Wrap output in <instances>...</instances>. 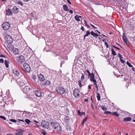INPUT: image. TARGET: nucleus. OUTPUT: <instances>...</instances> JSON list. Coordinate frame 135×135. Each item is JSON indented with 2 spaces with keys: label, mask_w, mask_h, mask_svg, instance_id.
I'll use <instances>...</instances> for the list:
<instances>
[{
  "label": "nucleus",
  "mask_w": 135,
  "mask_h": 135,
  "mask_svg": "<svg viewBox=\"0 0 135 135\" xmlns=\"http://www.w3.org/2000/svg\"><path fill=\"white\" fill-rule=\"evenodd\" d=\"M51 84V82L49 80H47L45 82L44 84V85H50Z\"/></svg>",
  "instance_id": "a878e982"
},
{
  "label": "nucleus",
  "mask_w": 135,
  "mask_h": 135,
  "mask_svg": "<svg viewBox=\"0 0 135 135\" xmlns=\"http://www.w3.org/2000/svg\"><path fill=\"white\" fill-rule=\"evenodd\" d=\"M88 75L89 77L90 78V79L93 78H94V74H93V73L92 74H90V75Z\"/></svg>",
  "instance_id": "72a5a7b5"
},
{
  "label": "nucleus",
  "mask_w": 135,
  "mask_h": 135,
  "mask_svg": "<svg viewBox=\"0 0 135 135\" xmlns=\"http://www.w3.org/2000/svg\"><path fill=\"white\" fill-rule=\"evenodd\" d=\"M112 54L114 56L116 55V54L115 51L112 48L111 49Z\"/></svg>",
  "instance_id": "2f4dec72"
},
{
  "label": "nucleus",
  "mask_w": 135,
  "mask_h": 135,
  "mask_svg": "<svg viewBox=\"0 0 135 135\" xmlns=\"http://www.w3.org/2000/svg\"><path fill=\"white\" fill-rule=\"evenodd\" d=\"M94 85H96V87L97 89V91L98 90V86L97 85V83H96V84H94Z\"/></svg>",
  "instance_id": "09e8293b"
},
{
  "label": "nucleus",
  "mask_w": 135,
  "mask_h": 135,
  "mask_svg": "<svg viewBox=\"0 0 135 135\" xmlns=\"http://www.w3.org/2000/svg\"><path fill=\"white\" fill-rule=\"evenodd\" d=\"M105 45L106 46L107 48H108L109 47V46L107 42H105Z\"/></svg>",
  "instance_id": "37998d69"
},
{
  "label": "nucleus",
  "mask_w": 135,
  "mask_h": 135,
  "mask_svg": "<svg viewBox=\"0 0 135 135\" xmlns=\"http://www.w3.org/2000/svg\"><path fill=\"white\" fill-rule=\"evenodd\" d=\"M69 12L71 14H72L73 13V11L72 10H69Z\"/></svg>",
  "instance_id": "603ef678"
},
{
  "label": "nucleus",
  "mask_w": 135,
  "mask_h": 135,
  "mask_svg": "<svg viewBox=\"0 0 135 135\" xmlns=\"http://www.w3.org/2000/svg\"><path fill=\"white\" fill-rule=\"evenodd\" d=\"M10 121L13 122H17V120H15V119H10Z\"/></svg>",
  "instance_id": "79ce46f5"
},
{
  "label": "nucleus",
  "mask_w": 135,
  "mask_h": 135,
  "mask_svg": "<svg viewBox=\"0 0 135 135\" xmlns=\"http://www.w3.org/2000/svg\"><path fill=\"white\" fill-rule=\"evenodd\" d=\"M113 47L114 48H116L117 49V47H116V46H113Z\"/></svg>",
  "instance_id": "774afa93"
},
{
  "label": "nucleus",
  "mask_w": 135,
  "mask_h": 135,
  "mask_svg": "<svg viewBox=\"0 0 135 135\" xmlns=\"http://www.w3.org/2000/svg\"><path fill=\"white\" fill-rule=\"evenodd\" d=\"M41 126L43 127L48 129L49 127V124L45 120H42L41 123Z\"/></svg>",
  "instance_id": "423d86ee"
},
{
  "label": "nucleus",
  "mask_w": 135,
  "mask_h": 135,
  "mask_svg": "<svg viewBox=\"0 0 135 135\" xmlns=\"http://www.w3.org/2000/svg\"><path fill=\"white\" fill-rule=\"evenodd\" d=\"M88 89H91V86L90 85H89L88 86Z\"/></svg>",
  "instance_id": "e2e57ef3"
},
{
  "label": "nucleus",
  "mask_w": 135,
  "mask_h": 135,
  "mask_svg": "<svg viewBox=\"0 0 135 135\" xmlns=\"http://www.w3.org/2000/svg\"><path fill=\"white\" fill-rule=\"evenodd\" d=\"M38 79L40 81H43L45 80V78L44 76L41 74L38 75Z\"/></svg>",
  "instance_id": "9b49d317"
},
{
  "label": "nucleus",
  "mask_w": 135,
  "mask_h": 135,
  "mask_svg": "<svg viewBox=\"0 0 135 135\" xmlns=\"http://www.w3.org/2000/svg\"><path fill=\"white\" fill-rule=\"evenodd\" d=\"M0 118L4 119L5 120H6V118L4 117L3 116H0Z\"/></svg>",
  "instance_id": "a19ab883"
},
{
  "label": "nucleus",
  "mask_w": 135,
  "mask_h": 135,
  "mask_svg": "<svg viewBox=\"0 0 135 135\" xmlns=\"http://www.w3.org/2000/svg\"><path fill=\"white\" fill-rule=\"evenodd\" d=\"M18 59V62L21 63L25 62V61L24 56L21 55L19 56Z\"/></svg>",
  "instance_id": "6e6552de"
},
{
  "label": "nucleus",
  "mask_w": 135,
  "mask_h": 135,
  "mask_svg": "<svg viewBox=\"0 0 135 135\" xmlns=\"http://www.w3.org/2000/svg\"><path fill=\"white\" fill-rule=\"evenodd\" d=\"M12 51L15 54H18L19 53L18 50L15 48H13L12 49Z\"/></svg>",
  "instance_id": "2eb2a0df"
},
{
  "label": "nucleus",
  "mask_w": 135,
  "mask_h": 135,
  "mask_svg": "<svg viewBox=\"0 0 135 135\" xmlns=\"http://www.w3.org/2000/svg\"><path fill=\"white\" fill-rule=\"evenodd\" d=\"M124 122L131 121L132 120V119L130 117L124 118L123 119Z\"/></svg>",
  "instance_id": "6ab92c4d"
},
{
  "label": "nucleus",
  "mask_w": 135,
  "mask_h": 135,
  "mask_svg": "<svg viewBox=\"0 0 135 135\" xmlns=\"http://www.w3.org/2000/svg\"><path fill=\"white\" fill-rule=\"evenodd\" d=\"M25 122L27 124H29L31 122V121L28 119H27L25 120Z\"/></svg>",
  "instance_id": "4c0bfd02"
},
{
  "label": "nucleus",
  "mask_w": 135,
  "mask_h": 135,
  "mask_svg": "<svg viewBox=\"0 0 135 135\" xmlns=\"http://www.w3.org/2000/svg\"><path fill=\"white\" fill-rule=\"evenodd\" d=\"M84 23L85 24V25L86 26H88V25L87 24L86 22V21L85 20H84Z\"/></svg>",
  "instance_id": "13d9d810"
},
{
  "label": "nucleus",
  "mask_w": 135,
  "mask_h": 135,
  "mask_svg": "<svg viewBox=\"0 0 135 135\" xmlns=\"http://www.w3.org/2000/svg\"><path fill=\"white\" fill-rule=\"evenodd\" d=\"M63 8L64 10L65 11H69L68 7L66 5L64 4L63 5Z\"/></svg>",
  "instance_id": "aec40b11"
},
{
  "label": "nucleus",
  "mask_w": 135,
  "mask_h": 135,
  "mask_svg": "<svg viewBox=\"0 0 135 135\" xmlns=\"http://www.w3.org/2000/svg\"><path fill=\"white\" fill-rule=\"evenodd\" d=\"M78 115H80L81 116H82L84 114H85V113L84 112H82L81 113L79 110H78Z\"/></svg>",
  "instance_id": "5701e85b"
},
{
  "label": "nucleus",
  "mask_w": 135,
  "mask_h": 135,
  "mask_svg": "<svg viewBox=\"0 0 135 135\" xmlns=\"http://www.w3.org/2000/svg\"><path fill=\"white\" fill-rule=\"evenodd\" d=\"M18 8H17L15 6L12 9L13 12V13L16 14L18 12Z\"/></svg>",
  "instance_id": "dca6fc26"
},
{
  "label": "nucleus",
  "mask_w": 135,
  "mask_h": 135,
  "mask_svg": "<svg viewBox=\"0 0 135 135\" xmlns=\"http://www.w3.org/2000/svg\"><path fill=\"white\" fill-rule=\"evenodd\" d=\"M4 62V60L2 59H0V62L1 63H3Z\"/></svg>",
  "instance_id": "c03bdc74"
},
{
  "label": "nucleus",
  "mask_w": 135,
  "mask_h": 135,
  "mask_svg": "<svg viewBox=\"0 0 135 135\" xmlns=\"http://www.w3.org/2000/svg\"><path fill=\"white\" fill-rule=\"evenodd\" d=\"M90 33L92 36H95L96 39H97V37H98L99 36H101V35H99L93 32V31H91V32L90 33V32L88 31H87L86 32V34H85L84 36V40L85 39L86 37L88 36L89 35H90Z\"/></svg>",
  "instance_id": "f03ea898"
},
{
  "label": "nucleus",
  "mask_w": 135,
  "mask_h": 135,
  "mask_svg": "<svg viewBox=\"0 0 135 135\" xmlns=\"http://www.w3.org/2000/svg\"><path fill=\"white\" fill-rule=\"evenodd\" d=\"M30 90V87L28 86H25L23 89V92L27 94Z\"/></svg>",
  "instance_id": "1a4fd4ad"
},
{
  "label": "nucleus",
  "mask_w": 135,
  "mask_h": 135,
  "mask_svg": "<svg viewBox=\"0 0 135 135\" xmlns=\"http://www.w3.org/2000/svg\"><path fill=\"white\" fill-rule=\"evenodd\" d=\"M106 39H104V40L103 39V40H102V41H103V42H106Z\"/></svg>",
  "instance_id": "69168bd1"
},
{
  "label": "nucleus",
  "mask_w": 135,
  "mask_h": 135,
  "mask_svg": "<svg viewBox=\"0 0 135 135\" xmlns=\"http://www.w3.org/2000/svg\"><path fill=\"white\" fill-rule=\"evenodd\" d=\"M80 91L78 89H75L73 91V94L76 98H79L80 97Z\"/></svg>",
  "instance_id": "20e7f679"
},
{
  "label": "nucleus",
  "mask_w": 135,
  "mask_h": 135,
  "mask_svg": "<svg viewBox=\"0 0 135 135\" xmlns=\"http://www.w3.org/2000/svg\"><path fill=\"white\" fill-rule=\"evenodd\" d=\"M88 117H85V118L83 120V122H85L88 119Z\"/></svg>",
  "instance_id": "a18cd8bd"
},
{
  "label": "nucleus",
  "mask_w": 135,
  "mask_h": 135,
  "mask_svg": "<svg viewBox=\"0 0 135 135\" xmlns=\"http://www.w3.org/2000/svg\"><path fill=\"white\" fill-rule=\"evenodd\" d=\"M17 135H22L23 134V133L22 131L21 130H18L16 133Z\"/></svg>",
  "instance_id": "4be33fe9"
},
{
  "label": "nucleus",
  "mask_w": 135,
  "mask_h": 135,
  "mask_svg": "<svg viewBox=\"0 0 135 135\" xmlns=\"http://www.w3.org/2000/svg\"><path fill=\"white\" fill-rule=\"evenodd\" d=\"M112 114L113 115H114L117 117H118L119 116V115L118 113L117 112H113L112 113Z\"/></svg>",
  "instance_id": "393cba45"
},
{
  "label": "nucleus",
  "mask_w": 135,
  "mask_h": 135,
  "mask_svg": "<svg viewBox=\"0 0 135 135\" xmlns=\"http://www.w3.org/2000/svg\"><path fill=\"white\" fill-rule=\"evenodd\" d=\"M88 99H85L84 100L85 102H88Z\"/></svg>",
  "instance_id": "bf43d9fd"
},
{
  "label": "nucleus",
  "mask_w": 135,
  "mask_h": 135,
  "mask_svg": "<svg viewBox=\"0 0 135 135\" xmlns=\"http://www.w3.org/2000/svg\"><path fill=\"white\" fill-rule=\"evenodd\" d=\"M8 44L7 45V48L9 50L11 49L12 48V45L11 43H8Z\"/></svg>",
  "instance_id": "bb28decb"
},
{
  "label": "nucleus",
  "mask_w": 135,
  "mask_h": 135,
  "mask_svg": "<svg viewBox=\"0 0 135 135\" xmlns=\"http://www.w3.org/2000/svg\"><path fill=\"white\" fill-rule=\"evenodd\" d=\"M9 62L7 60H6L4 61V64L6 65V66L7 68L9 67Z\"/></svg>",
  "instance_id": "412c9836"
},
{
  "label": "nucleus",
  "mask_w": 135,
  "mask_h": 135,
  "mask_svg": "<svg viewBox=\"0 0 135 135\" xmlns=\"http://www.w3.org/2000/svg\"><path fill=\"white\" fill-rule=\"evenodd\" d=\"M2 26L3 28L5 30H8L10 27V23L7 22H4L2 24Z\"/></svg>",
  "instance_id": "7ed1b4c3"
},
{
  "label": "nucleus",
  "mask_w": 135,
  "mask_h": 135,
  "mask_svg": "<svg viewBox=\"0 0 135 135\" xmlns=\"http://www.w3.org/2000/svg\"><path fill=\"white\" fill-rule=\"evenodd\" d=\"M102 109L104 111H105L107 109V108H106L105 106H102L101 107Z\"/></svg>",
  "instance_id": "e433bc0d"
},
{
  "label": "nucleus",
  "mask_w": 135,
  "mask_h": 135,
  "mask_svg": "<svg viewBox=\"0 0 135 135\" xmlns=\"http://www.w3.org/2000/svg\"><path fill=\"white\" fill-rule=\"evenodd\" d=\"M82 76L81 77V80L82 81L83 80H85V75L81 73Z\"/></svg>",
  "instance_id": "c756f323"
},
{
  "label": "nucleus",
  "mask_w": 135,
  "mask_h": 135,
  "mask_svg": "<svg viewBox=\"0 0 135 135\" xmlns=\"http://www.w3.org/2000/svg\"><path fill=\"white\" fill-rule=\"evenodd\" d=\"M104 114H112V112L108 111H105L104 112Z\"/></svg>",
  "instance_id": "473e14b6"
},
{
  "label": "nucleus",
  "mask_w": 135,
  "mask_h": 135,
  "mask_svg": "<svg viewBox=\"0 0 135 135\" xmlns=\"http://www.w3.org/2000/svg\"><path fill=\"white\" fill-rule=\"evenodd\" d=\"M90 80L91 81H92L93 82H94V84H96V83H97V81L95 79L94 77L93 78L90 79Z\"/></svg>",
  "instance_id": "cd10ccee"
},
{
  "label": "nucleus",
  "mask_w": 135,
  "mask_h": 135,
  "mask_svg": "<svg viewBox=\"0 0 135 135\" xmlns=\"http://www.w3.org/2000/svg\"><path fill=\"white\" fill-rule=\"evenodd\" d=\"M56 91L58 94L62 95L64 93L65 90V89L63 87L57 86L56 89Z\"/></svg>",
  "instance_id": "f257e3e1"
},
{
  "label": "nucleus",
  "mask_w": 135,
  "mask_h": 135,
  "mask_svg": "<svg viewBox=\"0 0 135 135\" xmlns=\"http://www.w3.org/2000/svg\"><path fill=\"white\" fill-rule=\"evenodd\" d=\"M90 25L92 26L94 28H95V29H97V28L95 27L92 24H90Z\"/></svg>",
  "instance_id": "de8ad7c7"
},
{
  "label": "nucleus",
  "mask_w": 135,
  "mask_h": 135,
  "mask_svg": "<svg viewBox=\"0 0 135 135\" xmlns=\"http://www.w3.org/2000/svg\"><path fill=\"white\" fill-rule=\"evenodd\" d=\"M91 108H92L93 110H94V108L93 105H92V104H91Z\"/></svg>",
  "instance_id": "5fc2aeb1"
},
{
  "label": "nucleus",
  "mask_w": 135,
  "mask_h": 135,
  "mask_svg": "<svg viewBox=\"0 0 135 135\" xmlns=\"http://www.w3.org/2000/svg\"><path fill=\"white\" fill-rule=\"evenodd\" d=\"M97 96L98 100L99 101L100 99V97L99 93H97Z\"/></svg>",
  "instance_id": "c85d7f7f"
},
{
  "label": "nucleus",
  "mask_w": 135,
  "mask_h": 135,
  "mask_svg": "<svg viewBox=\"0 0 135 135\" xmlns=\"http://www.w3.org/2000/svg\"><path fill=\"white\" fill-rule=\"evenodd\" d=\"M6 38L8 43H12V42L13 39L11 36L7 35L6 36Z\"/></svg>",
  "instance_id": "0eeeda50"
},
{
  "label": "nucleus",
  "mask_w": 135,
  "mask_h": 135,
  "mask_svg": "<svg viewBox=\"0 0 135 135\" xmlns=\"http://www.w3.org/2000/svg\"><path fill=\"white\" fill-rule=\"evenodd\" d=\"M122 39L125 43L128 46L127 40L125 36L123 37Z\"/></svg>",
  "instance_id": "b1692460"
},
{
  "label": "nucleus",
  "mask_w": 135,
  "mask_h": 135,
  "mask_svg": "<svg viewBox=\"0 0 135 135\" xmlns=\"http://www.w3.org/2000/svg\"><path fill=\"white\" fill-rule=\"evenodd\" d=\"M82 17L81 16H79L78 15H76L75 17L74 18L76 21H80V18Z\"/></svg>",
  "instance_id": "a211bd4d"
},
{
  "label": "nucleus",
  "mask_w": 135,
  "mask_h": 135,
  "mask_svg": "<svg viewBox=\"0 0 135 135\" xmlns=\"http://www.w3.org/2000/svg\"><path fill=\"white\" fill-rule=\"evenodd\" d=\"M64 118V119L66 121H68V120H69V119H68L69 117H68L66 116H65Z\"/></svg>",
  "instance_id": "ea45409f"
},
{
  "label": "nucleus",
  "mask_w": 135,
  "mask_h": 135,
  "mask_svg": "<svg viewBox=\"0 0 135 135\" xmlns=\"http://www.w3.org/2000/svg\"><path fill=\"white\" fill-rule=\"evenodd\" d=\"M127 64L129 67H133L132 65L128 61L127 62Z\"/></svg>",
  "instance_id": "c9c22d12"
},
{
  "label": "nucleus",
  "mask_w": 135,
  "mask_h": 135,
  "mask_svg": "<svg viewBox=\"0 0 135 135\" xmlns=\"http://www.w3.org/2000/svg\"><path fill=\"white\" fill-rule=\"evenodd\" d=\"M86 71L88 73V75H90V74L91 73H90L88 69Z\"/></svg>",
  "instance_id": "8fccbe9b"
},
{
  "label": "nucleus",
  "mask_w": 135,
  "mask_h": 135,
  "mask_svg": "<svg viewBox=\"0 0 135 135\" xmlns=\"http://www.w3.org/2000/svg\"><path fill=\"white\" fill-rule=\"evenodd\" d=\"M17 3V4L20 5L22 6H23V3H22V2L21 1H18Z\"/></svg>",
  "instance_id": "f704fd0d"
},
{
  "label": "nucleus",
  "mask_w": 135,
  "mask_h": 135,
  "mask_svg": "<svg viewBox=\"0 0 135 135\" xmlns=\"http://www.w3.org/2000/svg\"><path fill=\"white\" fill-rule=\"evenodd\" d=\"M34 122L35 123H39V124H40V123H39V122H38V121H36V120H34Z\"/></svg>",
  "instance_id": "052dcab7"
},
{
  "label": "nucleus",
  "mask_w": 135,
  "mask_h": 135,
  "mask_svg": "<svg viewBox=\"0 0 135 135\" xmlns=\"http://www.w3.org/2000/svg\"><path fill=\"white\" fill-rule=\"evenodd\" d=\"M42 134L44 135H46V133H47L46 132H45V133H42Z\"/></svg>",
  "instance_id": "338daca9"
},
{
  "label": "nucleus",
  "mask_w": 135,
  "mask_h": 135,
  "mask_svg": "<svg viewBox=\"0 0 135 135\" xmlns=\"http://www.w3.org/2000/svg\"><path fill=\"white\" fill-rule=\"evenodd\" d=\"M81 29L83 31H84V27L83 26H82L81 27Z\"/></svg>",
  "instance_id": "3c124183"
},
{
  "label": "nucleus",
  "mask_w": 135,
  "mask_h": 135,
  "mask_svg": "<svg viewBox=\"0 0 135 135\" xmlns=\"http://www.w3.org/2000/svg\"><path fill=\"white\" fill-rule=\"evenodd\" d=\"M118 55V57L120 58V59H121L122 58H123V57H122V56L121 54H119Z\"/></svg>",
  "instance_id": "49530a36"
},
{
  "label": "nucleus",
  "mask_w": 135,
  "mask_h": 135,
  "mask_svg": "<svg viewBox=\"0 0 135 135\" xmlns=\"http://www.w3.org/2000/svg\"><path fill=\"white\" fill-rule=\"evenodd\" d=\"M13 73L15 75L17 76H18L20 74L18 70L16 69H14L13 70Z\"/></svg>",
  "instance_id": "4468645a"
},
{
  "label": "nucleus",
  "mask_w": 135,
  "mask_h": 135,
  "mask_svg": "<svg viewBox=\"0 0 135 135\" xmlns=\"http://www.w3.org/2000/svg\"><path fill=\"white\" fill-rule=\"evenodd\" d=\"M18 1H19V0H14V1L16 3H17V2H18Z\"/></svg>",
  "instance_id": "0e129e2a"
},
{
  "label": "nucleus",
  "mask_w": 135,
  "mask_h": 135,
  "mask_svg": "<svg viewBox=\"0 0 135 135\" xmlns=\"http://www.w3.org/2000/svg\"><path fill=\"white\" fill-rule=\"evenodd\" d=\"M33 79V80L35 81V80L37 79V77L35 75H34L32 76Z\"/></svg>",
  "instance_id": "58836bf2"
},
{
  "label": "nucleus",
  "mask_w": 135,
  "mask_h": 135,
  "mask_svg": "<svg viewBox=\"0 0 135 135\" xmlns=\"http://www.w3.org/2000/svg\"><path fill=\"white\" fill-rule=\"evenodd\" d=\"M57 126V127H56V131L57 132H61L62 129H61V128L60 126V125L59 124H57V125H56Z\"/></svg>",
  "instance_id": "ddd939ff"
},
{
  "label": "nucleus",
  "mask_w": 135,
  "mask_h": 135,
  "mask_svg": "<svg viewBox=\"0 0 135 135\" xmlns=\"http://www.w3.org/2000/svg\"><path fill=\"white\" fill-rule=\"evenodd\" d=\"M67 1L70 4H71V2L69 0H67Z\"/></svg>",
  "instance_id": "4d7b16f0"
},
{
  "label": "nucleus",
  "mask_w": 135,
  "mask_h": 135,
  "mask_svg": "<svg viewBox=\"0 0 135 135\" xmlns=\"http://www.w3.org/2000/svg\"><path fill=\"white\" fill-rule=\"evenodd\" d=\"M18 120L19 122L22 121V122H24V121L23 120H21V119H18Z\"/></svg>",
  "instance_id": "6e6d98bb"
},
{
  "label": "nucleus",
  "mask_w": 135,
  "mask_h": 135,
  "mask_svg": "<svg viewBox=\"0 0 135 135\" xmlns=\"http://www.w3.org/2000/svg\"><path fill=\"white\" fill-rule=\"evenodd\" d=\"M34 93L35 95L38 97H40L42 95V93L39 90H35Z\"/></svg>",
  "instance_id": "9d476101"
},
{
  "label": "nucleus",
  "mask_w": 135,
  "mask_h": 135,
  "mask_svg": "<svg viewBox=\"0 0 135 135\" xmlns=\"http://www.w3.org/2000/svg\"><path fill=\"white\" fill-rule=\"evenodd\" d=\"M23 70L25 72H29L30 70V68L29 65L27 63H25L23 64Z\"/></svg>",
  "instance_id": "39448f33"
},
{
  "label": "nucleus",
  "mask_w": 135,
  "mask_h": 135,
  "mask_svg": "<svg viewBox=\"0 0 135 135\" xmlns=\"http://www.w3.org/2000/svg\"><path fill=\"white\" fill-rule=\"evenodd\" d=\"M1 57H5V56L4 55H1Z\"/></svg>",
  "instance_id": "680f3d73"
},
{
  "label": "nucleus",
  "mask_w": 135,
  "mask_h": 135,
  "mask_svg": "<svg viewBox=\"0 0 135 135\" xmlns=\"http://www.w3.org/2000/svg\"><path fill=\"white\" fill-rule=\"evenodd\" d=\"M81 81H82L81 80H79L78 81V85L80 88L82 86Z\"/></svg>",
  "instance_id": "7c9ffc66"
},
{
  "label": "nucleus",
  "mask_w": 135,
  "mask_h": 135,
  "mask_svg": "<svg viewBox=\"0 0 135 135\" xmlns=\"http://www.w3.org/2000/svg\"><path fill=\"white\" fill-rule=\"evenodd\" d=\"M6 15L8 16L12 15V14L11 10L9 8H8L6 10Z\"/></svg>",
  "instance_id": "f8f14e48"
},
{
  "label": "nucleus",
  "mask_w": 135,
  "mask_h": 135,
  "mask_svg": "<svg viewBox=\"0 0 135 135\" xmlns=\"http://www.w3.org/2000/svg\"><path fill=\"white\" fill-rule=\"evenodd\" d=\"M58 124L56 122H52L51 123V125L52 127L54 128V129H56V128L57 127L56 125H57V124Z\"/></svg>",
  "instance_id": "f3484780"
},
{
  "label": "nucleus",
  "mask_w": 135,
  "mask_h": 135,
  "mask_svg": "<svg viewBox=\"0 0 135 135\" xmlns=\"http://www.w3.org/2000/svg\"><path fill=\"white\" fill-rule=\"evenodd\" d=\"M120 61L122 63H124V61L123 59H120Z\"/></svg>",
  "instance_id": "864d4df0"
}]
</instances>
